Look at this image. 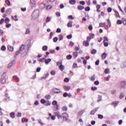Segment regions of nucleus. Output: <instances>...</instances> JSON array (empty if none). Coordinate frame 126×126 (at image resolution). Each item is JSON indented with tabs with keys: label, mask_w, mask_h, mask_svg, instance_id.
<instances>
[{
	"label": "nucleus",
	"mask_w": 126,
	"mask_h": 126,
	"mask_svg": "<svg viewBox=\"0 0 126 126\" xmlns=\"http://www.w3.org/2000/svg\"><path fill=\"white\" fill-rule=\"evenodd\" d=\"M66 38L67 39H70L71 38H72V35L71 34H69V35H68L67 36H66Z\"/></svg>",
	"instance_id": "obj_58"
},
{
	"label": "nucleus",
	"mask_w": 126,
	"mask_h": 126,
	"mask_svg": "<svg viewBox=\"0 0 126 126\" xmlns=\"http://www.w3.org/2000/svg\"><path fill=\"white\" fill-rule=\"evenodd\" d=\"M78 9L79 10H82V9H84V6L79 5L78 6Z\"/></svg>",
	"instance_id": "obj_22"
},
{
	"label": "nucleus",
	"mask_w": 126,
	"mask_h": 126,
	"mask_svg": "<svg viewBox=\"0 0 126 126\" xmlns=\"http://www.w3.org/2000/svg\"><path fill=\"white\" fill-rule=\"evenodd\" d=\"M44 61H45V58H43L42 59H40L38 60V62L39 63H43L44 62Z\"/></svg>",
	"instance_id": "obj_48"
},
{
	"label": "nucleus",
	"mask_w": 126,
	"mask_h": 126,
	"mask_svg": "<svg viewBox=\"0 0 126 126\" xmlns=\"http://www.w3.org/2000/svg\"><path fill=\"white\" fill-rule=\"evenodd\" d=\"M96 112H97V109H94L91 112V115H95V113H96Z\"/></svg>",
	"instance_id": "obj_20"
},
{
	"label": "nucleus",
	"mask_w": 126,
	"mask_h": 126,
	"mask_svg": "<svg viewBox=\"0 0 126 126\" xmlns=\"http://www.w3.org/2000/svg\"><path fill=\"white\" fill-rule=\"evenodd\" d=\"M10 116L12 119H14L15 118V113L14 112L10 113Z\"/></svg>",
	"instance_id": "obj_17"
},
{
	"label": "nucleus",
	"mask_w": 126,
	"mask_h": 126,
	"mask_svg": "<svg viewBox=\"0 0 126 126\" xmlns=\"http://www.w3.org/2000/svg\"><path fill=\"white\" fill-rule=\"evenodd\" d=\"M6 50V47H5V46L3 45L1 47V51H5Z\"/></svg>",
	"instance_id": "obj_39"
},
{
	"label": "nucleus",
	"mask_w": 126,
	"mask_h": 126,
	"mask_svg": "<svg viewBox=\"0 0 126 126\" xmlns=\"http://www.w3.org/2000/svg\"><path fill=\"white\" fill-rule=\"evenodd\" d=\"M107 11H108V12H111V11H112V8L108 7L107 8Z\"/></svg>",
	"instance_id": "obj_62"
},
{
	"label": "nucleus",
	"mask_w": 126,
	"mask_h": 126,
	"mask_svg": "<svg viewBox=\"0 0 126 126\" xmlns=\"http://www.w3.org/2000/svg\"><path fill=\"white\" fill-rule=\"evenodd\" d=\"M59 68L60 69V70H61V71H63V70L64 69V66L63 65H60L59 66Z\"/></svg>",
	"instance_id": "obj_19"
},
{
	"label": "nucleus",
	"mask_w": 126,
	"mask_h": 126,
	"mask_svg": "<svg viewBox=\"0 0 126 126\" xmlns=\"http://www.w3.org/2000/svg\"><path fill=\"white\" fill-rule=\"evenodd\" d=\"M62 110L63 112H66V111H67V107L66 106H63L62 108Z\"/></svg>",
	"instance_id": "obj_27"
},
{
	"label": "nucleus",
	"mask_w": 126,
	"mask_h": 126,
	"mask_svg": "<svg viewBox=\"0 0 126 126\" xmlns=\"http://www.w3.org/2000/svg\"><path fill=\"white\" fill-rule=\"evenodd\" d=\"M75 2H76L75 0H69V3H70V4H75Z\"/></svg>",
	"instance_id": "obj_33"
},
{
	"label": "nucleus",
	"mask_w": 126,
	"mask_h": 126,
	"mask_svg": "<svg viewBox=\"0 0 126 126\" xmlns=\"http://www.w3.org/2000/svg\"><path fill=\"white\" fill-rule=\"evenodd\" d=\"M52 105L54 106H57V105H58V102L56 100H54L52 102Z\"/></svg>",
	"instance_id": "obj_42"
},
{
	"label": "nucleus",
	"mask_w": 126,
	"mask_h": 126,
	"mask_svg": "<svg viewBox=\"0 0 126 126\" xmlns=\"http://www.w3.org/2000/svg\"><path fill=\"white\" fill-rule=\"evenodd\" d=\"M119 104V101H114L111 103L112 106H114V107H117Z\"/></svg>",
	"instance_id": "obj_11"
},
{
	"label": "nucleus",
	"mask_w": 126,
	"mask_h": 126,
	"mask_svg": "<svg viewBox=\"0 0 126 126\" xmlns=\"http://www.w3.org/2000/svg\"><path fill=\"white\" fill-rule=\"evenodd\" d=\"M27 52H28V50L25 49V46L22 45L21 47H20L19 51L15 52V55H17L21 54V57H25L27 55Z\"/></svg>",
	"instance_id": "obj_1"
},
{
	"label": "nucleus",
	"mask_w": 126,
	"mask_h": 126,
	"mask_svg": "<svg viewBox=\"0 0 126 126\" xmlns=\"http://www.w3.org/2000/svg\"><path fill=\"white\" fill-rule=\"evenodd\" d=\"M13 64L12 63H9L7 66L8 68H10V67H11V66H12Z\"/></svg>",
	"instance_id": "obj_51"
},
{
	"label": "nucleus",
	"mask_w": 126,
	"mask_h": 126,
	"mask_svg": "<svg viewBox=\"0 0 126 126\" xmlns=\"http://www.w3.org/2000/svg\"><path fill=\"white\" fill-rule=\"evenodd\" d=\"M88 29L89 30H90V31H92V30L93 29V27L92 26V25H89Z\"/></svg>",
	"instance_id": "obj_44"
},
{
	"label": "nucleus",
	"mask_w": 126,
	"mask_h": 126,
	"mask_svg": "<svg viewBox=\"0 0 126 126\" xmlns=\"http://www.w3.org/2000/svg\"><path fill=\"white\" fill-rule=\"evenodd\" d=\"M90 37L92 38L93 39L94 38V37H95V34H93V33H90Z\"/></svg>",
	"instance_id": "obj_49"
},
{
	"label": "nucleus",
	"mask_w": 126,
	"mask_h": 126,
	"mask_svg": "<svg viewBox=\"0 0 126 126\" xmlns=\"http://www.w3.org/2000/svg\"><path fill=\"white\" fill-rule=\"evenodd\" d=\"M11 18L12 19H13V20H14L15 21H18V18H17V15H15L14 17L13 16H11Z\"/></svg>",
	"instance_id": "obj_16"
},
{
	"label": "nucleus",
	"mask_w": 126,
	"mask_h": 126,
	"mask_svg": "<svg viewBox=\"0 0 126 126\" xmlns=\"http://www.w3.org/2000/svg\"><path fill=\"white\" fill-rule=\"evenodd\" d=\"M29 33H30V30L29 29H27L25 32V34H29Z\"/></svg>",
	"instance_id": "obj_53"
},
{
	"label": "nucleus",
	"mask_w": 126,
	"mask_h": 126,
	"mask_svg": "<svg viewBox=\"0 0 126 126\" xmlns=\"http://www.w3.org/2000/svg\"><path fill=\"white\" fill-rule=\"evenodd\" d=\"M52 60L51 59H45L44 60V63H45L46 64H49V63H51Z\"/></svg>",
	"instance_id": "obj_14"
},
{
	"label": "nucleus",
	"mask_w": 126,
	"mask_h": 126,
	"mask_svg": "<svg viewBox=\"0 0 126 126\" xmlns=\"http://www.w3.org/2000/svg\"><path fill=\"white\" fill-rule=\"evenodd\" d=\"M99 81H96L94 82V85H99Z\"/></svg>",
	"instance_id": "obj_64"
},
{
	"label": "nucleus",
	"mask_w": 126,
	"mask_h": 126,
	"mask_svg": "<svg viewBox=\"0 0 126 126\" xmlns=\"http://www.w3.org/2000/svg\"><path fill=\"white\" fill-rule=\"evenodd\" d=\"M104 73H105V74H107V73H110V70L109 69V68H106L105 69Z\"/></svg>",
	"instance_id": "obj_31"
},
{
	"label": "nucleus",
	"mask_w": 126,
	"mask_h": 126,
	"mask_svg": "<svg viewBox=\"0 0 126 126\" xmlns=\"http://www.w3.org/2000/svg\"><path fill=\"white\" fill-rule=\"evenodd\" d=\"M98 119H100L101 120H102V119H103V116L102 115L99 114L98 115Z\"/></svg>",
	"instance_id": "obj_55"
},
{
	"label": "nucleus",
	"mask_w": 126,
	"mask_h": 126,
	"mask_svg": "<svg viewBox=\"0 0 126 126\" xmlns=\"http://www.w3.org/2000/svg\"><path fill=\"white\" fill-rule=\"evenodd\" d=\"M84 113V111L81 110V111L78 112L79 116H82L83 114Z\"/></svg>",
	"instance_id": "obj_41"
},
{
	"label": "nucleus",
	"mask_w": 126,
	"mask_h": 126,
	"mask_svg": "<svg viewBox=\"0 0 126 126\" xmlns=\"http://www.w3.org/2000/svg\"><path fill=\"white\" fill-rule=\"evenodd\" d=\"M91 89L93 91H95V90H97V87H92Z\"/></svg>",
	"instance_id": "obj_59"
},
{
	"label": "nucleus",
	"mask_w": 126,
	"mask_h": 126,
	"mask_svg": "<svg viewBox=\"0 0 126 126\" xmlns=\"http://www.w3.org/2000/svg\"><path fill=\"white\" fill-rule=\"evenodd\" d=\"M55 114L56 115L59 120H62V119H63V115H61L60 114V112H55Z\"/></svg>",
	"instance_id": "obj_6"
},
{
	"label": "nucleus",
	"mask_w": 126,
	"mask_h": 126,
	"mask_svg": "<svg viewBox=\"0 0 126 126\" xmlns=\"http://www.w3.org/2000/svg\"><path fill=\"white\" fill-rule=\"evenodd\" d=\"M64 82H68V81H69V79L67 78H65L64 79Z\"/></svg>",
	"instance_id": "obj_61"
},
{
	"label": "nucleus",
	"mask_w": 126,
	"mask_h": 126,
	"mask_svg": "<svg viewBox=\"0 0 126 126\" xmlns=\"http://www.w3.org/2000/svg\"><path fill=\"white\" fill-rule=\"evenodd\" d=\"M96 7L97 12H100V8H101V6L100 5H97Z\"/></svg>",
	"instance_id": "obj_21"
},
{
	"label": "nucleus",
	"mask_w": 126,
	"mask_h": 126,
	"mask_svg": "<svg viewBox=\"0 0 126 126\" xmlns=\"http://www.w3.org/2000/svg\"><path fill=\"white\" fill-rule=\"evenodd\" d=\"M40 13V11L39 10H35L32 14V16L33 18H37V17H39V14Z\"/></svg>",
	"instance_id": "obj_3"
},
{
	"label": "nucleus",
	"mask_w": 126,
	"mask_h": 126,
	"mask_svg": "<svg viewBox=\"0 0 126 126\" xmlns=\"http://www.w3.org/2000/svg\"><path fill=\"white\" fill-rule=\"evenodd\" d=\"M107 58V54L106 53H104L101 55L102 60H105Z\"/></svg>",
	"instance_id": "obj_15"
},
{
	"label": "nucleus",
	"mask_w": 126,
	"mask_h": 126,
	"mask_svg": "<svg viewBox=\"0 0 126 126\" xmlns=\"http://www.w3.org/2000/svg\"><path fill=\"white\" fill-rule=\"evenodd\" d=\"M77 67V63H74L73 64V68H76Z\"/></svg>",
	"instance_id": "obj_54"
},
{
	"label": "nucleus",
	"mask_w": 126,
	"mask_h": 126,
	"mask_svg": "<svg viewBox=\"0 0 126 126\" xmlns=\"http://www.w3.org/2000/svg\"><path fill=\"white\" fill-rule=\"evenodd\" d=\"M77 56H78V53H77V52H73V56L76 59V58H77Z\"/></svg>",
	"instance_id": "obj_26"
},
{
	"label": "nucleus",
	"mask_w": 126,
	"mask_h": 126,
	"mask_svg": "<svg viewBox=\"0 0 126 126\" xmlns=\"http://www.w3.org/2000/svg\"><path fill=\"white\" fill-rule=\"evenodd\" d=\"M56 15L57 17H60V16H61V13L59 12H56Z\"/></svg>",
	"instance_id": "obj_52"
},
{
	"label": "nucleus",
	"mask_w": 126,
	"mask_h": 126,
	"mask_svg": "<svg viewBox=\"0 0 126 126\" xmlns=\"http://www.w3.org/2000/svg\"><path fill=\"white\" fill-rule=\"evenodd\" d=\"M48 50V46L45 45L42 47V51H47Z\"/></svg>",
	"instance_id": "obj_25"
},
{
	"label": "nucleus",
	"mask_w": 126,
	"mask_h": 126,
	"mask_svg": "<svg viewBox=\"0 0 126 126\" xmlns=\"http://www.w3.org/2000/svg\"><path fill=\"white\" fill-rule=\"evenodd\" d=\"M27 122H28V119L24 118L22 119V123H27Z\"/></svg>",
	"instance_id": "obj_23"
},
{
	"label": "nucleus",
	"mask_w": 126,
	"mask_h": 126,
	"mask_svg": "<svg viewBox=\"0 0 126 126\" xmlns=\"http://www.w3.org/2000/svg\"><path fill=\"white\" fill-rule=\"evenodd\" d=\"M68 27H72V21H69L67 24Z\"/></svg>",
	"instance_id": "obj_28"
},
{
	"label": "nucleus",
	"mask_w": 126,
	"mask_h": 126,
	"mask_svg": "<svg viewBox=\"0 0 126 126\" xmlns=\"http://www.w3.org/2000/svg\"><path fill=\"white\" fill-rule=\"evenodd\" d=\"M96 53H97V51L95 49H93L91 52V54H92V55H95Z\"/></svg>",
	"instance_id": "obj_43"
},
{
	"label": "nucleus",
	"mask_w": 126,
	"mask_h": 126,
	"mask_svg": "<svg viewBox=\"0 0 126 126\" xmlns=\"http://www.w3.org/2000/svg\"><path fill=\"white\" fill-rule=\"evenodd\" d=\"M103 42H109V39H108V37L106 36L103 37Z\"/></svg>",
	"instance_id": "obj_36"
},
{
	"label": "nucleus",
	"mask_w": 126,
	"mask_h": 126,
	"mask_svg": "<svg viewBox=\"0 0 126 126\" xmlns=\"http://www.w3.org/2000/svg\"><path fill=\"white\" fill-rule=\"evenodd\" d=\"M46 7V4H45V3L42 2L40 5H39V8L40 9H44Z\"/></svg>",
	"instance_id": "obj_8"
},
{
	"label": "nucleus",
	"mask_w": 126,
	"mask_h": 126,
	"mask_svg": "<svg viewBox=\"0 0 126 126\" xmlns=\"http://www.w3.org/2000/svg\"><path fill=\"white\" fill-rule=\"evenodd\" d=\"M83 44L85 47H88L89 46V41L88 40L84 41Z\"/></svg>",
	"instance_id": "obj_9"
},
{
	"label": "nucleus",
	"mask_w": 126,
	"mask_h": 126,
	"mask_svg": "<svg viewBox=\"0 0 126 126\" xmlns=\"http://www.w3.org/2000/svg\"><path fill=\"white\" fill-rule=\"evenodd\" d=\"M58 37H54L53 38V42H54V43H56V42H57V41H58Z\"/></svg>",
	"instance_id": "obj_63"
},
{
	"label": "nucleus",
	"mask_w": 126,
	"mask_h": 126,
	"mask_svg": "<svg viewBox=\"0 0 126 126\" xmlns=\"http://www.w3.org/2000/svg\"><path fill=\"white\" fill-rule=\"evenodd\" d=\"M113 11L115 13L116 17H119V18H121V16L120 15V14L119 13V12H118L117 10H113Z\"/></svg>",
	"instance_id": "obj_10"
},
{
	"label": "nucleus",
	"mask_w": 126,
	"mask_h": 126,
	"mask_svg": "<svg viewBox=\"0 0 126 126\" xmlns=\"http://www.w3.org/2000/svg\"><path fill=\"white\" fill-rule=\"evenodd\" d=\"M63 88L65 91H68L70 89V87L69 86H64L63 87Z\"/></svg>",
	"instance_id": "obj_13"
},
{
	"label": "nucleus",
	"mask_w": 126,
	"mask_h": 126,
	"mask_svg": "<svg viewBox=\"0 0 126 126\" xmlns=\"http://www.w3.org/2000/svg\"><path fill=\"white\" fill-rule=\"evenodd\" d=\"M45 98L47 100H50L51 99V95H50L49 94H47V95L45 96Z\"/></svg>",
	"instance_id": "obj_29"
},
{
	"label": "nucleus",
	"mask_w": 126,
	"mask_h": 126,
	"mask_svg": "<svg viewBox=\"0 0 126 126\" xmlns=\"http://www.w3.org/2000/svg\"><path fill=\"white\" fill-rule=\"evenodd\" d=\"M124 97H125V94H124L122 93L119 96L120 99H123V98H124Z\"/></svg>",
	"instance_id": "obj_40"
},
{
	"label": "nucleus",
	"mask_w": 126,
	"mask_h": 126,
	"mask_svg": "<svg viewBox=\"0 0 126 126\" xmlns=\"http://www.w3.org/2000/svg\"><path fill=\"white\" fill-rule=\"evenodd\" d=\"M11 26V24H6L5 25V27H6V28H9V27H10Z\"/></svg>",
	"instance_id": "obj_57"
},
{
	"label": "nucleus",
	"mask_w": 126,
	"mask_h": 126,
	"mask_svg": "<svg viewBox=\"0 0 126 126\" xmlns=\"http://www.w3.org/2000/svg\"><path fill=\"white\" fill-rule=\"evenodd\" d=\"M90 80H91V81H94V80H95V75H93V76L91 77Z\"/></svg>",
	"instance_id": "obj_35"
},
{
	"label": "nucleus",
	"mask_w": 126,
	"mask_h": 126,
	"mask_svg": "<svg viewBox=\"0 0 126 126\" xmlns=\"http://www.w3.org/2000/svg\"><path fill=\"white\" fill-rule=\"evenodd\" d=\"M103 45L104 47H108V46H109V43H108V41H103Z\"/></svg>",
	"instance_id": "obj_32"
},
{
	"label": "nucleus",
	"mask_w": 126,
	"mask_h": 126,
	"mask_svg": "<svg viewBox=\"0 0 126 126\" xmlns=\"http://www.w3.org/2000/svg\"><path fill=\"white\" fill-rule=\"evenodd\" d=\"M7 48H8V50L10 51V52H13L14 48L13 46L10 45H8Z\"/></svg>",
	"instance_id": "obj_12"
},
{
	"label": "nucleus",
	"mask_w": 126,
	"mask_h": 126,
	"mask_svg": "<svg viewBox=\"0 0 126 126\" xmlns=\"http://www.w3.org/2000/svg\"><path fill=\"white\" fill-rule=\"evenodd\" d=\"M71 58H72V56L70 55H68L66 56L67 60H71Z\"/></svg>",
	"instance_id": "obj_46"
},
{
	"label": "nucleus",
	"mask_w": 126,
	"mask_h": 126,
	"mask_svg": "<svg viewBox=\"0 0 126 126\" xmlns=\"http://www.w3.org/2000/svg\"><path fill=\"white\" fill-rule=\"evenodd\" d=\"M51 75H56V71L52 70L50 72Z\"/></svg>",
	"instance_id": "obj_47"
},
{
	"label": "nucleus",
	"mask_w": 126,
	"mask_h": 126,
	"mask_svg": "<svg viewBox=\"0 0 126 126\" xmlns=\"http://www.w3.org/2000/svg\"><path fill=\"white\" fill-rule=\"evenodd\" d=\"M85 10L86 11H89L90 10V7L89 6H87L85 8Z\"/></svg>",
	"instance_id": "obj_56"
},
{
	"label": "nucleus",
	"mask_w": 126,
	"mask_h": 126,
	"mask_svg": "<svg viewBox=\"0 0 126 126\" xmlns=\"http://www.w3.org/2000/svg\"><path fill=\"white\" fill-rule=\"evenodd\" d=\"M10 20L8 18H6L5 20H4V22L5 23H6V24H8V23L9 22Z\"/></svg>",
	"instance_id": "obj_34"
},
{
	"label": "nucleus",
	"mask_w": 126,
	"mask_h": 126,
	"mask_svg": "<svg viewBox=\"0 0 126 126\" xmlns=\"http://www.w3.org/2000/svg\"><path fill=\"white\" fill-rule=\"evenodd\" d=\"M126 86V81H122L120 82V87L121 88H125Z\"/></svg>",
	"instance_id": "obj_7"
},
{
	"label": "nucleus",
	"mask_w": 126,
	"mask_h": 126,
	"mask_svg": "<svg viewBox=\"0 0 126 126\" xmlns=\"http://www.w3.org/2000/svg\"><path fill=\"white\" fill-rule=\"evenodd\" d=\"M105 26H106V23L99 24V27H104Z\"/></svg>",
	"instance_id": "obj_37"
},
{
	"label": "nucleus",
	"mask_w": 126,
	"mask_h": 126,
	"mask_svg": "<svg viewBox=\"0 0 126 126\" xmlns=\"http://www.w3.org/2000/svg\"><path fill=\"white\" fill-rule=\"evenodd\" d=\"M41 104H44V106H50L51 105V103L49 101H46V100L44 99H41L40 100Z\"/></svg>",
	"instance_id": "obj_4"
},
{
	"label": "nucleus",
	"mask_w": 126,
	"mask_h": 126,
	"mask_svg": "<svg viewBox=\"0 0 126 126\" xmlns=\"http://www.w3.org/2000/svg\"><path fill=\"white\" fill-rule=\"evenodd\" d=\"M122 23H123L124 25H126V18H123L122 19Z\"/></svg>",
	"instance_id": "obj_24"
},
{
	"label": "nucleus",
	"mask_w": 126,
	"mask_h": 126,
	"mask_svg": "<svg viewBox=\"0 0 126 126\" xmlns=\"http://www.w3.org/2000/svg\"><path fill=\"white\" fill-rule=\"evenodd\" d=\"M62 119L64 121H67L68 119V114L66 113H63L62 114Z\"/></svg>",
	"instance_id": "obj_5"
},
{
	"label": "nucleus",
	"mask_w": 126,
	"mask_h": 126,
	"mask_svg": "<svg viewBox=\"0 0 126 126\" xmlns=\"http://www.w3.org/2000/svg\"><path fill=\"white\" fill-rule=\"evenodd\" d=\"M59 110H60V108L59 107V105L57 104L54 107V111L57 112V111H59Z\"/></svg>",
	"instance_id": "obj_18"
},
{
	"label": "nucleus",
	"mask_w": 126,
	"mask_h": 126,
	"mask_svg": "<svg viewBox=\"0 0 126 126\" xmlns=\"http://www.w3.org/2000/svg\"><path fill=\"white\" fill-rule=\"evenodd\" d=\"M122 23H123L122 21H121L120 20H118L117 21V24H118L119 25H121V24H122Z\"/></svg>",
	"instance_id": "obj_45"
},
{
	"label": "nucleus",
	"mask_w": 126,
	"mask_h": 126,
	"mask_svg": "<svg viewBox=\"0 0 126 126\" xmlns=\"http://www.w3.org/2000/svg\"><path fill=\"white\" fill-rule=\"evenodd\" d=\"M5 76H6V73H3L1 76L0 82L2 84L5 83L6 80H5Z\"/></svg>",
	"instance_id": "obj_2"
},
{
	"label": "nucleus",
	"mask_w": 126,
	"mask_h": 126,
	"mask_svg": "<svg viewBox=\"0 0 126 126\" xmlns=\"http://www.w3.org/2000/svg\"><path fill=\"white\" fill-rule=\"evenodd\" d=\"M63 39V36L62 35H59V41H62Z\"/></svg>",
	"instance_id": "obj_60"
},
{
	"label": "nucleus",
	"mask_w": 126,
	"mask_h": 126,
	"mask_svg": "<svg viewBox=\"0 0 126 126\" xmlns=\"http://www.w3.org/2000/svg\"><path fill=\"white\" fill-rule=\"evenodd\" d=\"M13 79H15L16 81H17V82H18V81H19V78L16 77V76H14L13 77Z\"/></svg>",
	"instance_id": "obj_30"
},
{
	"label": "nucleus",
	"mask_w": 126,
	"mask_h": 126,
	"mask_svg": "<svg viewBox=\"0 0 126 126\" xmlns=\"http://www.w3.org/2000/svg\"><path fill=\"white\" fill-rule=\"evenodd\" d=\"M5 2L7 4L8 6H10V1H9V0H5Z\"/></svg>",
	"instance_id": "obj_38"
},
{
	"label": "nucleus",
	"mask_w": 126,
	"mask_h": 126,
	"mask_svg": "<svg viewBox=\"0 0 126 126\" xmlns=\"http://www.w3.org/2000/svg\"><path fill=\"white\" fill-rule=\"evenodd\" d=\"M51 21V18L47 17L46 19V22H50Z\"/></svg>",
	"instance_id": "obj_50"
}]
</instances>
